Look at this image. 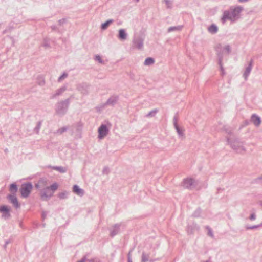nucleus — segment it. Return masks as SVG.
Here are the masks:
<instances>
[{
	"label": "nucleus",
	"mask_w": 262,
	"mask_h": 262,
	"mask_svg": "<svg viewBox=\"0 0 262 262\" xmlns=\"http://www.w3.org/2000/svg\"><path fill=\"white\" fill-rule=\"evenodd\" d=\"M119 96L117 95H113L111 96L105 103L103 104V107L111 105L114 106L118 101Z\"/></svg>",
	"instance_id": "4468645a"
},
{
	"label": "nucleus",
	"mask_w": 262,
	"mask_h": 262,
	"mask_svg": "<svg viewBox=\"0 0 262 262\" xmlns=\"http://www.w3.org/2000/svg\"><path fill=\"white\" fill-rule=\"evenodd\" d=\"M32 188L33 185L31 182L23 183L19 190L21 196L24 198L28 197Z\"/></svg>",
	"instance_id": "39448f33"
},
{
	"label": "nucleus",
	"mask_w": 262,
	"mask_h": 262,
	"mask_svg": "<svg viewBox=\"0 0 262 262\" xmlns=\"http://www.w3.org/2000/svg\"><path fill=\"white\" fill-rule=\"evenodd\" d=\"M201 214V209L198 208L193 213L192 216L194 217H200Z\"/></svg>",
	"instance_id": "473e14b6"
},
{
	"label": "nucleus",
	"mask_w": 262,
	"mask_h": 262,
	"mask_svg": "<svg viewBox=\"0 0 262 262\" xmlns=\"http://www.w3.org/2000/svg\"><path fill=\"white\" fill-rule=\"evenodd\" d=\"M38 81L37 82L38 84L40 86H43L45 84V81L43 78L41 77H38L37 78Z\"/></svg>",
	"instance_id": "c9c22d12"
},
{
	"label": "nucleus",
	"mask_w": 262,
	"mask_h": 262,
	"mask_svg": "<svg viewBox=\"0 0 262 262\" xmlns=\"http://www.w3.org/2000/svg\"><path fill=\"white\" fill-rule=\"evenodd\" d=\"M150 262H152V261H153V260H150Z\"/></svg>",
	"instance_id": "052dcab7"
},
{
	"label": "nucleus",
	"mask_w": 262,
	"mask_h": 262,
	"mask_svg": "<svg viewBox=\"0 0 262 262\" xmlns=\"http://www.w3.org/2000/svg\"><path fill=\"white\" fill-rule=\"evenodd\" d=\"M256 219V215L254 213H252L250 216L249 219L251 221L254 220Z\"/></svg>",
	"instance_id": "8fccbe9b"
},
{
	"label": "nucleus",
	"mask_w": 262,
	"mask_h": 262,
	"mask_svg": "<svg viewBox=\"0 0 262 262\" xmlns=\"http://www.w3.org/2000/svg\"><path fill=\"white\" fill-rule=\"evenodd\" d=\"M7 30H4V31H3V34H5V33H7Z\"/></svg>",
	"instance_id": "13d9d810"
},
{
	"label": "nucleus",
	"mask_w": 262,
	"mask_h": 262,
	"mask_svg": "<svg viewBox=\"0 0 262 262\" xmlns=\"http://www.w3.org/2000/svg\"><path fill=\"white\" fill-rule=\"evenodd\" d=\"M41 124H42V121H40L38 122L36 127L34 128V130L36 134L39 133L41 126Z\"/></svg>",
	"instance_id": "2f4dec72"
},
{
	"label": "nucleus",
	"mask_w": 262,
	"mask_h": 262,
	"mask_svg": "<svg viewBox=\"0 0 262 262\" xmlns=\"http://www.w3.org/2000/svg\"><path fill=\"white\" fill-rule=\"evenodd\" d=\"M243 10V7L241 6L230 7L229 10L224 11L221 18L222 23H225L228 20L231 21L232 23L236 21L240 18L241 13Z\"/></svg>",
	"instance_id": "f257e3e1"
},
{
	"label": "nucleus",
	"mask_w": 262,
	"mask_h": 262,
	"mask_svg": "<svg viewBox=\"0 0 262 262\" xmlns=\"http://www.w3.org/2000/svg\"><path fill=\"white\" fill-rule=\"evenodd\" d=\"M216 51V55L218 58V63H221L223 62L224 50L222 48V46L221 43L217 44L214 48Z\"/></svg>",
	"instance_id": "1a4fd4ad"
},
{
	"label": "nucleus",
	"mask_w": 262,
	"mask_h": 262,
	"mask_svg": "<svg viewBox=\"0 0 262 262\" xmlns=\"http://www.w3.org/2000/svg\"><path fill=\"white\" fill-rule=\"evenodd\" d=\"M119 39L124 41L127 39V34L126 33L124 29H120L118 31V34L117 36Z\"/></svg>",
	"instance_id": "6ab92c4d"
},
{
	"label": "nucleus",
	"mask_w": 262,
	"mask_h": 262,
	"mask_svg": "<svg viewBox=\"0 0 262 262\" xmlns=\"http://www.w3.org/2000/svg\"><path fill=\"white\" fill-rule=\"evenodd\" d=\"M95 258H92L91 259H86V261H88L89 262H95Z\"/></svg>",
	"instance_id": "5fc2aeb1"
},
{
	"label": "nucleus",
	"mask_w": 262,
	"mask_h": 262,
	"mask_svg": "<svg viewBox=\"0 0 262 262\" xmlns=\"http://www.w3.org/2000/svg\"><path fill=\"white\" fill-rule=\"evenodd\" d=\"M95 60L98 61L100 63H101V64H104V61L102 59L101 56L99 55H97L95 56Z\"/></svg>",
	"instance_id": "58836bf2"
},
{
	"label": "nucleus",
	"mask_w": 262,
	"mask_h": 262,
	"mask_svg": "<svg viewBox=\"0 0 262 262\" xmlns=\"http://www.w3.org/2000/svg\"><path fill=\"white\" fill-rule=\"evenodd\" d=\"M68 192L67 191H63V192L59 193L58 194V197L60 199H65L68 198Z\"/></svg>",
	"instance_id": "cd10ccee"
},
{
	"label": "nucleus",
	"mask_w": 262,
	"mask_h": 262,
	"mask_svg": "<svg viewBox=\"0 0 262 262\" xmlns=\"http://www.w3.org/2000/svg\"><path fill=\"white\" fill-rule=\"evenodd\" d=\"M256 183H259L262 185V176L258 177L254 180Z\"/></svg>",
	"instance_id": "ea45409f"
},
{
	"label": "nucleus",
	"mask_w": 262,
	"mask_h": 262,
	"mask_svg": "<svg viewBox=\"0 0 262 262\" xmlns=\"http://www.w3.org/2000/svg\"><path fill=\"white\" fill-rule=\"evenodd\" d=\"M249 0H238V2H239V3H245V2H247L248 1H249Z\"/></svg>",
	"instance_id": "6e6d98bb"
},
{
	"label": "nucleus",
	"mask_w": 262,
	"mask_h": 262,
	"mask_svg": "<svg viewBox=\"0 0 262 262\" xmlns=\"http://www.w3.org/2000/svg\"><path fill=\"white\" fill-rule=\"evenodd\" d=\"M227 142L229 144L231 147L238 154H244L246 151V148L244 147V142L241 141L238 139H235L231 141L229 138H227Z\"/></svg>",
	"instance_id": "7ed1b4c3"
},
{
	"label": "nucleus",
	"mask_w": 262,
	"mask_h": 262,
	"mask_svg": "<svg viewBox=\"0 0 262 262\" xmlns=\"http://www.w3.org/2000/svg\"><path fill=\"white\" fill-rule=\"evenodd\" d=\"M220 66V70L222 71V75L223 76L225 74V70L224 69L223 66V62H221V63H218Z\"/></svg>",
	"instance_id": "a19ab883"
},
{
	"label": "nucleus",
	"mask_w": 262,
	"mask_h": 262,
	"mask_svg": "<svg viewBox=\"0 0 262 262\" xmlns=\"http://www.w3.org/2000/svg\"><path fill=\"white\" fill-rule=\"evenodd\" d=\"M134 1H135V2H139V1H140V0H134Z\"/></svg>",
	"instance_id": "bf43d9fd"
},
{
	"label": "nucleus",
	"mask_w": 262,
	"mask_h": 262,
	"mask_svg": "<svg viewBox=\"0 0 262 262\" xmlns=\"http://www.w3.org/2000/svg\"><path fill=\"white\" fill-rule=\"evenodd\" d=\"M89 85L86 83H81L77 85L76 89L82 94L85 95L88 94V88Z\"/></svg>",
	"instance_id": "9d476101"
},
{
	"label": "nucleus",
	"mask_w": 262,
	"mask_h": 262,
	"mask_svg": "<svg viewBox=\"0 0 262 262\" xmlns=\"http://www.w3.org/2000/svg\"><path fill=\"white\" fill-rule=\"evenodd\" d=\"M261 226H262V224L257 225H253V226L247 225L245 226V228L246 230L255 229L258 228V227H259Z\"/></svg>",
	"instance_id": "72a5a7b5"
},
{
	"label": "nucleus",
	"mask_w": 262,
	"mask_h": 262,
	"mask_svg": "<svg viewBox=\"0 0 262 262\" xmlns=\"http://www.w3.org/2000/svg\"><path fill=\"white\" fill-rule=\"evenodd\" d=\"M167 8H170L171 7V4L169 0H164Z\"/></svg>",
	"instance_id": "c03bdc74"
},
{
	"label": "nucleus",
	"mask_w": 262,
	"mask_h": 262,
	"mask_svg": "<svg viewBox=\"0 0 262 262\" xmlns=\"http://www.w3.org/2000/svg\"><path fill=\"white\" fill-rule=\"evenodd\" d=\"M194 183L195 180L193 179L187 178L183 180L181 185L184 188L191 190L195 187Z\"/></svg>",
	"instance_id": "0eeeda50"
},
{
	"label": "nucleus",
	"mask_w": 262,
	"mask_h": 262,
	"mask_svg": "<svg viewBox=\"0 0 262 262\" xmlns=\"http://www.w3.org/2000/svg\"><path fill=\"white\" fill-rule=\"evenodd\" d=\"M51 28L52 29V31H57L58 32H59V29L57 27V26H56L55 25H52L51 26Z\"/></svg>",
	"instance_id": "37998d69"
},
{
	"label": "nucleus",
	"mask_w": 262,
	"mask_h": 262,
	"mask_svg": "<svg viewBox=\"0 0 262 262\" xmlns=\"http://www.w3.org/2000/svg\"><path fill=\"white\" fill-rule=\"evenodd\" d=\"M224 130L227 133H228V134H232V130L228 128V127H227L226 126H224Z\"/></svg>",
	"instance_id": "a18cd8bd"
},
{
	"label": "nucleus",
	"mask_w": 262,
	"mask_h": 262,
	"mask_svg": "<svg viewBox=\"0 0 262 262\" xmlns=\"http://www.w3.org/2000/svg\"><path fill=\"white\" fill-rule=\"evenodd\" d=\"M114 21L113 19H108L106 21L105 23L102 24L101 28L102 30H106L108 26Z\"/></svg>",
	"instance_id": "393cba45"
},
{
	"label": "nucleus",
	"mask_w": 262,
	"mask_h": 262,
	"mask_svg": "<svg viewBox=\"0 0 262 262\" xmlns=\"http://www.w3.org/2000/svg\"><path fill=\"white\" fill-rule=\"evenodd\" d=\"M144 39L140 35L135 36L133 40V46L138 50H141L143 47Z\"/></svg>",
	"instance_id": "6e6552de"
},
{
	"label": "nucleus",
	"mask_w": 262,
	"mask_h": 262,
	"mask_svg": "<svg viewBox=\"0 0 262 262\" xmlns=\"http://www.w3.org/2000/svg\"><path fill=\"white\" fill-rule=\"evenodd\" d=\"M53 168L60 173H65L67 171V168L62 166H54Z\"/></svg>",
	"instance_id": "bb28decb"
},
{
	"label": "nucleus",
	"mask_w": 262,
	"mask_h": 262,
	"mask_svg": "<svg viewBox=\"0 0 262 262\" xmlns=\"http://www.w3.org/2000/svg\"><path fill=\"white\" fill-rule=\"evenodd\" d=\"M154 62H155V60L153 58L148 57L145 60L144 64L145 66H150V65L154 64Z\"/></svg>",
	"instance_id": "a878e982"
},
{
	"label": "nucleus",
	"mask_w": 262,
	"mask_h": 262,
	"mask_svg": "<svg viewBox=\"0 0 262 262\" xmlns=\"http://www.w3.org/2000/svg\"><path fill=\"white\" fill-rule=\"evenodd\" d=\"M88 254H86L80 260H78L77 262H85L86 260V256L88 255Z\"/></svg>",
	"instance_id": "3c124183"
},
{
	"label": "nucleus",
	"mask_w": 262,
	"mask_h": 262,
	"mask_svg": "<svg viewBox=\"0 0 262 262\" xmlns=\"http://www.w3.org/2000/svg\"><path fill=\"white\" fill-rule=\"evenodd\" d=\"M68 76V74L66 73V72H64L62 75H61L58 79V82H61L62 80L64 79L65 78H66Z\"/></svg>",
	"instance_id": "4c0bfd02"
},
{
	"label": "nucleus",
	"mask_w": 262,
	"mask_h": 262,
	"mask_svg": "<svg viewBox=\"0 0 262 262\" xmlns=\"http://www.w3.org/2000/svg\"><path fill=\"white\" fill-rule=\"evenodd\" d=\"M223 49L227 54H229L231 52V48L229 45L225 46Z\"/></svg>",
	"instance_id": "f704fd0d"
},
{
	"label": "nucleus",
	"mask_w": 262,
	"mask_h": 262,
	"mask_svg": "<svg viewBox=\"0 0 262 262\" xmlns=\"http://www.w3.org/2000/svg\"><path fill=\"white\" fill-rule=\"evenodd\" d=\"M183 27V26L182 25L170 27L168 28L167 31L168 32H170L174 31H181Z\"/></svg>",
	"instance_id": "b1692460"
},
{
	"label": "nucleus",
	"mask_w": 262,
	"mask_h": 262,
	"mask_svg": "<svg viewBox=\"0 0 262 262\" xmlns=\"http://www.w3.org/2000/svg\"><path fill=\"white\" fill-rule=\"evenodd\" d=\"M47 214V213L46 211H43L42 212L41 217H42V221L45 220V219L46 218Z\"/></svg>",
	"instance_id": "09e8293b"
},
{
	"label": "nucleus",
	"mask_w": 262,
	"mask_h": 262,
	"mask_svg": "<svg viewBox=\"0 0 262 262\" xmlns=\"http://www.w3.org/2000/svg\"><path fill=\"white\" fill-rule=\"evenodd\" d=\"M108 132V129L105 124H102L98 128V138L103 139L106 136Z\"/></svg>",
	"instance_id": "f8f14e48"
},
{
	"label": "nucleus",
	"mask_w": 262,
	"mask_h": 262,
	"mask_svg": "<svg viewBox=\"0 0 262 262\" xmlns=\"http://www.w3.org/2000/svg\"><path fill=\"white\" fill-rule=\"evenodd\" d=\"M73 191L80 196H82L84 194V190L80 188L77 185H74L73 186Z\"/></svg>",
	"instance_id": "aec40b11"
},
{
	"label": "nucleus",
	"mask_w": 262,
	"mask_h": 262,
	"mask_svg": "<svg viewBox=\"0 0 262 262\" xmlns=\"http://www.w3.org/2000/svg\"><path fill=\"white\" fill-rule=\"evenodd\" d=\"M70 102V98L58 102L56 105V113L59 116H63L67 113Z\"/></svg>",
	"instance_id": "20e7f679"
},
{
	"label": "nucleus",
	"mask_w": 262,
	"mask_h": 262,
	"mask_svg": "<svg viewBox=\"0 0 262 262\" xmlns=\"http://www.w3.org/2000/svg\"><path fill=\"white\" fill-rule=\"evenodd\" d=\"M10 240H7V241H6V242H5V246H6L7 244H8L9 243H10Z\"/></svg>",
	"instance_id": "4d7b16f0"
},
{
	"label": "nucleus",
	"mask_w": 262,
	"mask_h": 262,
	"mask_svg": "<svg viewBox=\"0 0 262 262\" xmlns=\"http://www.w3.org/2000/svg\"><path fill=\"white\" fill-rule=\"evenodd\" d=\"M208 31L209 33L214 34L218 31V27L215 24H211L208 28Z\"/></svg>",
	"instance_id": "5701e85b"
},
{
	"label": "nucleus",
	"mask_w": 262,
	"mask_h": 262,
	"mask_svg": "<svg viewBox=\"0 0 262 262\" xmlns=\"http://www.w3.org/2000/svg\"><path fill=\"white\" fill-rule=\"evenodd\" d=\"M7 198L9 201L10 203H11L15 208L17 209L20 208V204L18 202V199L16 196V195L8 194L7 196Z\"/></svg>",
	"instance_id": "9b49d317"
},
{
	"label": "nucleus",
	"mask_w": 262,
	"mask_h": 262,
	"mask_svg": "<svg viewBox=\"0 0 262 262\" xmlns=\"http://www.w3.org/2000/svg\"><path fill=\"white\" fill-rule=\"evenodd\" d=\"M178 114L177 113L173 117V125L174 127V128L176 129L179 137L181 138L182 140L185 139V136L184 133V130L181 128L178 124Z\"/></svg>",
	"instance_id": "423d86ee"
},
{
	"label": "nucleus",
	"mask_w": 262,
	"mask_h": 262,
	"mask_svg": "<svg viewBox=\"0 0 262 262\" xmlns=\"http://www.w3.org/2000/svg\"><path fill=\"white\" fill-rule=\"evenodd\" d=\"M158 112V110L157 108L154 109L150 112H149L146 115V117H154L156 114Z\"/></svg>",
	"instance_id": "c85d7f7f"
},
{
	"label": "nucleus",
	"mask_w": 262,
	"mask_h": 262,
	"mask_svg": "<svg viewBox=\"0 0 262 262\" xmlns=\"http://www.w3.org/2000/svg\"><path fill=\"white\" fill-rule=\"evenodd\" d=\"M9 190L11 193V194L16 195L18 190V187L15 183H13L10 185Z\"/></svg>",
	"instance_id": "4be33fe9"
},
{
	"label": "nucleus",
	"mask_w": 262,
	"mask_h": 262,
	"mask_svg": "<svg viewBox=\"0 0 262 262\" xmlns=\"http://www.w3.org/2000/svg\"><path fill=\"white\" fill-rule=\"evenodd\" d=\"M149 257V254H146L144 252H143L142 254V262H147V261H148Z\"/></svg>",
	"instance_id": "c756f323"
},
{
	"label": "nucleus",
	"mask_w": 262,
	"mask_h": 262,
	"mask_svg": "<svg viewBox=\"0 0 262 262\" xmlns=\"http://www.w3.org/2000/svg\"><path fill=\"white\" fill-rule=\"evenodd\" d=\"M250 120L256 127L259 126L261 123L260 117L255 114L252 115Z\"/></svg>",
	"instance_id": "a211bd4d"
},
{
	"label": "nucleus",
	"mask_w": 262,
	"mask_h": 262,
	"mask_svg": "<svg viewBox=\"0 0 262 262\" xmlns=\"http://www.w3.org/2000/svg\"><path fill=\"white\" fill-rule=\"evenodd\" d=\"M43 46L46 48H50V47L49 43L48 42V40H47L46 39L44 40V43H43Z\"/></svg>",
	"instance_id": "de8ad7c7"
},
{
	"label": "nucleus",
	"mask_w": 262,
	"mask_h": 262,
	"mask_svg": "<svg viewBox=\"0 0 262 262\" xmlns=\"http://www.w3.org/2000/svg\"><path fill=\"white\" fill-rule=\"evenodd\" d=\"M68 129V127L66 126L62 127L57 130V133L62 134L64 132H66Z\"/></svg>",
	"instance_id": "e433bc0d"
},
{
	"label": "nucleus",
	"mask_w": 262,
	"mask_h": 262,
	"mask_svg": "<svg viewBox=\"0 0 262 262\" xmlns=\"http://www.w3.org/2000/svg\"><path fill=\"white\" fill-rule=\"evenodd\" d=\"M10 209L7 205H2L0 206V212H2V217L5 219H9L11 216L10 213Z\"/></svg>",
	"instance_id": "ddd939ff"
},
{
	"label": "nucleus",
	"mask_w": 262,
	"mask_h": 262,
	"mask_svg": "<svg viewBox=\"0 0 262 262\" xmlns=\"http://www.w3.org/2000/svg\"><path fill=\"white\" fill-rule=\"evenodd\" d=\"M205 228L208 231L207 235L209 236H210L211 237L213 238L214 235H213L212 230L211 229V228L209 226H206Z\"/></svg>",
	"instance_id": "7c9ffc66"
},
{
	"label": "nucleus",
	"mask_w": 262,
	"mask_h": 262,
	"mask_svg": "<svg viewBox=\"0 0 262 262\" xmlns=\"http://www.w3.org/2000/svg\"><path fill=\"white\" fill-rule=\"evenodd\" d=\"M200 227L197 224L193 223L191 225H189L187 227V231L189 234H193L195 231H199Z\"/></svg>",
	"instance_id": "f3484780"
},
{
	"label": "nucleus",
	"mask_w": 262,
	"mask_h": 262,
	"mask_svg": "<svg viewBox=\"0 0 262 262\" xmlns=\"http://www.w3.org/2000/svg\"><path fill=\"white\" fill-rule=\"evenodd\" d=\"M253 62V60L251 59V60L250 61V62L248 64V67H247L246 68L244 73H243V77L245 80H247V78L250 74V72H251L252 68Z\"/></svg>",
	"instance_id": "dca6fc26"
},
{
	"label": "nucleus",
	"mask_w": 262,
	"mask_h": 262,
	"mask_svg": "<svg viewBox=\"0 0 262 262\" xmlns=\"http://www.w3.org/2000/svg\"><path fill=\"white\" fill-rule=\"evenodd\" d=\"M43 181L42 180H39V181H38V183L35 185V187L37 189H38L39 188V184H40V183H43Z\"/></svg>",
	"instance_id": "603ef678"
},
{
	"label": "nucleus",
	"mask_w": 262,
	"mask_h": 262,
	"mask_svg": "<svg viewBox=\"0 0 262 262\" xmlns=\"http://www.w3.org/2000/svg\"><path fill=\"white\" fill-rule=\"evenodd\" d=\"M57 183H54L49 187H46L40 191V196L41 200L48 201L53 195L55 191L58 188Z\"/></svg>",
	"instance_id": "f03ea898"
},
{
	"label": "nucleus",
	"mask_w": 262,
	"mask_h": 262,
	"mask_svg": "<svg viewBox=\"0 0 262 262\" xmlns=\"http://www.w3.org/2000/svg\"><path fill=\"white\" fill-rule=\"evenodd\" d=\"M67 89L66 86H62L58 89H57L55 94H54L51 97V99H54L57 96L61 95Z\"/></svg>",
	"instance_id": "412c9836"
},
{
	"label": "nucleus",
	"mask_w": 262,
	"mask_h": 262,
	"mask_svg": "<svg viewBox=\"0 0 262 262\" xmlns=\"http://www.w3.org/2000/svg\"><path fill=\"white\" fill-rule=\"evenodd\" d=\"M108 169L107 167H105L103 170V173H106L107 174L108 173Z\"/></svg>",
	"instance_id": "864d4df0"
},
{
	"label": "nucleus",
	"mask_w": 262,
	"mask_h": 262,
	"mask_svg": "<svg viewBox=\"0 0 262 262\" xmlns=\"http://www.w3.org/2000/svg\"><path fill=\"white\" fill-rule=\"evenodd\" d=\"M66 22H67V19L66 18H62L58 20V24L60 26L63 25Z\"/></svg>",
	"instance_id": "79ce46f5"
},
{
	"label": "nucleus",
	"mask_w": 262,
	"mask_h": 262,
	"mask_svg": "<svg viewBox=\"0 0 262 262\" xmlns=\"http://www.w3.org/2000/svg\"><path fill=\"white\" fill-rule=\"evenodd\" d=\"M120 224H116L113 226L112 228L110 229L111 237H113L120 232Z\"/></svg>",
	"instance_id": "2eb2a0df"
},
{
	"label": "nucleus",
	"mask_w": 262,
	"mask_h": 262,
	"mask_svg": "<svg viewBox=\"0 0 262 262\" xmlns=\"http://www.w3.org/2000/svg\"><path fill=\"white\" fill-rule=\"evenodd\" d=\"M131 252L132 250H130L127 254V262H132L131 257Z\"/></svg>",
	"instance_id": "49530a36"
}]
</instances>
